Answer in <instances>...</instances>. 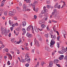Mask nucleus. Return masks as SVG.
<instances>
[{
  "mask_svg": "<svg viewBox=\"0 0 67 67\" xmlns=\"http://www.w3.org/2000/svg\"><path fill=\"white\" fill-rule=\"evenodd\" d=\"M38 3V1H35V2L33 3V4H34L35 5L36 4H37Z\"/></svg>",
  "mask_w": 67,
  "mask_h": 67,
  "instance_id": "obj_24",
  "label": "nucleus"
},
{
  "mask_svg": "<svg viewBox=\"0 0 67 67\" xmlns=\"http://www.w3.org/2000/svg\"><path fill=\"white\" fill-rule=\"evenodd\" d=\"M46 64V63H44V62H42L41 63V65L42 66H43V64Z\"/></svg>",
  "mask_w": 67,
  "mask_h": 67,
  "instance_id": "obj_31",
  "label": "nucleus"
},
{
  "mask_svg": "<svg viewBox=\"0 0 67 67\" xmlns=\"http://www.w3.org/2000/svg\"><path fill=\"white\" fill-rule=\"evenodd\" d=\"M64 56L63 55H61L60 58H59V59H60V60H62V59H64Z\"/></svg>",
  "mask_w": 67,
  "mask_h": 67,
  "instance_id": "obj_15",
  "label": "nucleus"
},
{
  "mask_svg": "<svg viewBox=\"0 0 67 67\" xmlns=\"http://www.w3.org/2000/svg\"><path fill=\"white\" fill-rule=\"evenodd\" d=\"M32 32L33 33H34V29H33V27H32Z\"/></svg>",
  "mask_w": 67,
  "mask_h": 67,
  "instance_id": "obj_48",
  "label": "nucleus"
},
{
  "mask_svg": "<svg viewBox=\"0 0 67 67\" xmlns=\"http://www.w3.org/2000/svg\"><path fill=\"white\" fill-rule=\"evenodd\" d=\"M22 25L23 26H25L26 25V23L25 21H24L22 23Z\"/></svg>",
  "mask_w": 67,
  "mask_h": 67,
  "instance_id": "obj_8",
  "label": "nucleus"
},
{
  "mask_svg": "<svg viewBox=\"0 0 67 67\" xmlns=\"http://www.w3.org/2000/svg\"><path fill=\"white\" fill-rule=\"evenodd\" d=\"M54 7V8H58V9H60V5H59L58 3H56Z\"/></svg>",
  "mask_w": 67,
  "mask_h": 67,
  "instance_id": "obj_3",
  "label": "nucleus"
},
{
  "mask_svg": "<svg viewBox=\"0 0 67 67\" xmlns=\"http://www.w3.org/2000/svg\"><path fill=\"white\" fill-rule=\"evenodd\" d=\"M20 53V52H19V50H18L17 52V53L18 54H19Z\"/></svg>",
  "mask_w": 67,
  "mask_h": 67,
  "instance_id": "obj_57",
  "label": "nucleus"
},
{
  "mask_svg": "<svg viewBox=\"0 0 67 67\" xmlns=\"http://www.w3.org/2000/svg\"><path fill=\"white\" fill-rule=\"evenodd\" d=\"M64 59L65 60H66V62H65V65L66 67H67V57L65 56L64 57Z\"/></svg>",
  "mask_w": 67,
  "mask_h": 67,
  "instance_id": "obj_10",
  "label": "nucleus"
},
{
  "mask_svg": "<svg viewBox=\"0 0 67 67\" xmlns=\"http://www.w3.org/2000/svg\"><path fill=\"white\" fill-rule=\"evenodd\" d=\"M41 12L42 14H44V13H45V10H42Z\"/></svg>",
  "mask_w": 67,
  "mask_h": 67,
  "instance_id": "obj_40",
  "label": "nucleus"
},
{
  "mask_svg": "<svg viewBox=\"0 0 67 67\" xmlns=\"http://www.w3.org/2000/svg\"><path fill=\"white\" fill-rule=\"evenodd\" d=\"M25 65L26 67H29V64L28 63L26 64Z\"/></svg>",
  "mask_w": 67,
  "mask_h": 67,
  "instance_id": "obj_45",
  "label": "nucleus"
},
{
  "mask_svg": "<svg viewBox=\"0 0 67 67\" xmlns=\"http://www.w3.org/2000/svg\"><path fill=\"white\" fill-rule=\"evenodd\" d=\"M50 1H48L47 2V4H49L50 3Z\"/></svg>",
  "mask_w": 67,
  "mask_h": 67,
  "instance_id": "obj_54",
  "label": "nucleus"
},
{
  "mask_svg": "<svg viewBox=\"0 0 67 67\" xmlns=\"http://www.w3.org/2000/svg\"><path fill=\"white\" fill-rule=\"evenodd\" d=\"M10 30L11 31H12L13 29V27H11L10 28Z\"/></svg>",
  "mask_w": 67,
  "mask_h": 67,
  "instance_id": "obj_46",
  "label": "nucleus"
},
{
  "mask_svg": "<svg viewBox=\"0 0 67 67\" xmlns=\"http://www.w3.org/2000/svg\"><path fill=\"white\" fill-rule=\"evenodd\" d=\"M58 41H59V39L60 38V36L58 37L57 38Z\"/></svg>",
  "mask_w": 67,
  "mask_h": 67,
  "instance_id": "obj_47",
  "label": "nucleus"
},
{
  "mask_svg": "<svg viewBox=\"0 0 67 67\" xmlns=\"http://www.w3.org/2000/svg\"><path fill=\"white\" fill-rule=\"evenodd\" d=\"M38 10V8H36L35 10V12H37Z\"/></svg>",
  "mask_w": 67,
  "mask_h": 67,
  "instance_id": "obj_50",
  "label": "nucleus"
},
{
  "mask_svg": "<svg viewBox=\"0 0 67 67\" xmlns=\"http://www.w3.org/2000/svg\"><path fill=\"white\" fill-rule=\"evenodd\" d=\"M6 1V0H3L1 2V6L2 7L3 5H4V3L5 2V1Z\"/></svg>",
  "mask_w": 67,
  "mask_h": 67,
  "instance_id": "obj_12",
  "label": "nucleus"
},
{
  "mask_svg": "<svg viewBox=\"0 0 67 67\" xmlns=\"http://www.w3.org/2000/svg\"><path fill=\"white\" fill-rule=\"evenodd\" d=\"M64 4H63V6H64V7H65L66 6V4H65V2H64Z\"/></svg>",
  "mask_w": 67,
  "mask_h": 67,
  "instance_id": "obj_58",
  "label": "nucleus"
},
{
  "mask_svg": "<svg viewBox=\"0 0 67 67\" xmlns=\"http://www.w3.org/2000/svg\"><path fill=\"white\" fill-rule=\"evenodd\" d=\"M15 25H16V26H18V23H16L15 24Z\"/></svg>",
  "mask_w": 67,
  "mask_h": 67,
  "instance_id": "obj_64",
  "label": "nucleus"
},
{
  "mask_svg": "<svg viewBox=\"0 0 67 67\" xmlns=\"http://www.w3.org/2000/svg\"><path fill=\"white\" fill-rule=\"evenodd\" d=\"M26 1V3H30L31 2L30 1V0H27Z\"/></svg>",
  "mask_w": 67,
  "mask_h": 67,
  "instance_id": "obj_41",
  "label": "nucleus"
},
{
  "mask_svg": "<svg viewBox=\"0 0 67 67\" xmlns=\"http://www.w3.org/2000/svg\"><path fill=\"white\" fill-rule=\"evenodd\" d=\"M31 52L32 53H34V49H32L31 51Z\"/></svg>",
  "mask_w": 67,
  "mask_h": 67,
  "instance_id": "obj_60",
  "label": "nucleus"
},
{
  "mask_svg": "<svg viewBox=\"0 0 67 67\" xmlns=\"http://www.w3.org/2000/svg\"><path fill=\"white\" fill-rule=\"evenodd\" d=\"M51 7V5H47V7L48 9H49V7Z\"/></svg>",
  "mask_w": 67,
  "mask_h": 67,
  "instance_id": "obj_36",
  "label": "nucleus"
},
{
  "mask_svg": "<svg viewBox=\"0 0 67 67\" xmlns=\"http://www.w3.org/2000/svg\"><path fill=\"white\" fill-rule=\"evenodd\" d=\"M56 33H57L58 35H59V32H58L57 31H56Z\"/></svg>",
  "mask_w": 67,
  "mask_h": 67,
  "instance_id": "obj_62",
  "label": "nucleus"
},
{
  "mask_svg": "<svg viewBox=\"0 0 67 67\" xmlns=\"http://www.w3.org/2000/svg\"><path fill=\"white\" fill-rule=\"evenodd\" d=\"M14 20H17L18 19V18H17V17H14Z\"/></svg>",
  "mask_w": 67,
  "mask_h": 67,
  "instance_id": "obj_56",
  "label": "nucleus"
},
{
  "mask_svg": "<svg viewBox=\"0 0 67 67\" xmlns=\"http://www.w3.org/2000/svg\"><path fill=\"white\" fill-rule=\"evenodd\" d=\"M22 31L24 32L22 34V35H24V34L26 33V30H25V29L24 28H23L22 29Z\"/></svg>",
  "mask_w": 67,
  "mask_h": 67,
  "instance_id": "obj_7",
  "label": "nucleus"
},
{
  "mask_svg": "<svg viewBox=\"0 0 67 67\" xmlns=\"http://www.w3.org/2000/svg\"><path fill=\"white\" fill-rule=\"evenodd\" d=\"M34 41L35 42V45H36V44L37 46V47H39L40 46V44H39L38 41L36 40V38H35Z\"/></svg>",
  "mask_w": 67,
  "mask_h": 67,
  "instance_id": "obj_2",
  "label": "nucleus"
},
{
  "mask_svg": "<svg viewBox=\"0 0 67 67\" xmlns=\"http://www.w3.org/2000/svg\"><path fill=\"white\" fill-rule=\"evenodd\" d=\"M23 7L24 8V9L23 10V11H25L26 10L25 9L27 8V5L24 4H23Z\"/></svg>",
  "mask_w": 67,
  "mask_h": 67,
  "instance_id": "obj_4",
  "label": "nucleus"
},
{
  "mask_svg": "<svg viewBox=\"0 0 67 67\" xmlns=\"http://www.w3.org/2000/svg\"><path fill=\"white\" fill-rule=\"evenodd\" d=\"M7 64H8V65H10V61H8L7 62Z\"/></svg>",
  "mask_w": 67,
  "mask_h": 67,
  "instance_id": "obj_55",
  "label": "nucleus"
},
{
  "mask_svg": "<svg viewBox=\"0 0 67 67\" xmlns=\"http://www.w3.org/2000/svg\"><path fill=\"white\" fill-rule=\"evenodd\" d=\"M12 12H13V14H14V15L15 13H16V10H15V9H13V11Z\"/></svg>",
  "mask_w": 67,
  "mask_h": 67,
  "instance_id": "obj_25",
  "label": "nucleus"
},
{
  "mask_svg": "<svg viewBox=\"0 0 67 67\" xmlns=\"http://www.w3.org/2000/svg\"><path fill=\"white\" fill-rule=\"evenodd\" d=\"M25 57L27 58H30V57L28 55V54H26L25 55Z\"/></svg>",
  "mask_w": 67,
  "mask_h": 67,
  "instance_id": "obj_20",
  "label": "nucleus"
},
{
  "mask_svg": "<svg viewBox=\"0 0 67 67\" xmlns=\"http://www.w3.org/2000/svg\"><path fill=\"white\" fill-rule=\"evenodd\" d=\"M32 36H33L32 35V34H30L29 35V36H28V37H29V38H31V37H32Z\"/></svg>",
  "mask_w": 67,
  "mask_h": 67,
  "instance_id": "obj_29",
  "label": "nucleus"
},
{
  "mask_svg": "<svg viewBox=\"0 0 67 67\" xmlns=\"http://www.w3.org/2000/svg\"><path fill=\"white\" fill-rule=\"evenodd\" d=\"M59 62V60L58 59H55L54 60V64H56V63H58Z\"/></svg>",
  "mask_w": 67,
  "mask_h": 67,
  "instance_id": "obj_11",
  "label": "nucleus"
},
{
  "mask_svg": "<svg viewBox=\"0 0 67 67\" xmlns=\"http://www.w3.org/2000/svg\"><path fill=\"white\" fill-rule=\"evenodd\" d=\"M57 10L56 9H55L53 10V12H54V13H56L57 12Z\"/></svg>",
  "mask_w": 67,
  "mask_h": 67,
  "instance_id": "obj_43",
  "label": "nucleus"
},
{
  "mask_svg": "<svg viewBox=\"0 0 67 67\" xmlns=\"http://www.w3.org/2000/svg\"><path fill=\"white\" fill-rule=\"evenodd\" d=\"M62 51L63 52H64V53H65V52H66V51H65V49H64V48H62Z\"/></svg>",
  "mask_w": 67,
  "mask_h": 67,
  "instance_id": "obj_38",
  "label": "nucleus"
},
{
  "mask_svg": "<svg viewBox=\"0 0 67 67\" xmlns=\"http://www.w3.org/2000/svg\"><path fill=\"white\" fill-rule=\"evenodd\" d=\"M21 40H20L19 42H17V44H20V43H21Z\"/></svg>",
  "mask_w": 67,
  "mask_h": 67,
  "instance_id": "obj_52",
  "label": "nucleus"
},
{
  "mask_svg": "<svg viewBox=\"0 0 67 67\" xmlns=\"http://www.w3.org/2000/svg\"><path fill=\"white\" fill-rule=\"evenodd\" d=\"M9 24H13V22H11V20H9Z\"/></svg>",
  "mask_w": 67,
  "mask_h": 67,
  "instance_id": "obj_34",
  "label": "nucleus"
},
{
  "mask_svg": "<svg viewBox=\"0 0 67 67\" xmlns=\"http://www.w3.org/2000/svg\"><path fill=\"white\" fill-rule=\"evenodd\" d=\"M16 30L17 31H20V28H17L16 29Z\"/></svg>",
  "mask_w": 67,
  "mask_h": 67,
  "instance_id": "obj_37",
  "label": "nucleus"
},
{
  "mask_svg": "<svg viewBox=\"0 0 67 67\" xmlns=\"http://www.w3.org/2000/svg\"><path fill=\"white\" fill-rule=\"evenodd\" d=\"M30 34H29V32H27L26 34V36H27V37H28L29 36Z\"/></svg>",
  "mask_w": 67,
  "mask_h": 67,
  "instance_id": "obj_33",
  "label": "nucleus"
},
{
  "mask_svg": "<svg viewBox=\"0 0 67 67\" xmlns=\"http://www.w3.org/2000/svg\"><path fill=\"white\" fill-rule=\"evenodd\" d=\"M1 30L2 32L1 33V35H3V34H4L6 36H7L8 35V34L6 32V30L5 29V28L4 27H2L1 29Z\"/></svg>",
  "mask_w": 67,
  "mask_h": 67,
  "instance_id": "obj_1",
  "label": "nucleus"
},
{
  "mask_svg": "<svg viewBox=\"0 0 67 67\" xmlns=\"http://www.w3.org/2000/svg\"><path fill=\"white\" fill-rule=\"evenodd\" d=\"M34 29L35 31L37 33H38V29L36 26H35L34 27Z\"/></svg>",
  "mask_w": 67,
  "mask_h": 67,
  "instance_id": "obj_5",
  "label": "nucleus"
},
{
  "mask_svg": "<svg viewBox=\"0 0 67 67\" xmlns=\"http://www.w3.org/2000/svg\"><path fill=\"white\" fill-rule=\"evenodd\" d=\"M34 18L35 19H36V18H37V16L35 15H34Z\"/></svg>",
  "mask_w": 67,
  "mask_h": 67,
  "instance_id": "obj_53",
  "label": "nucleus"
},
{
  "mask_svg": "<svg viewBox=\"0 0 67 67\" xmlns=\"http://www.w3.org/2000/svg\"><path fill=\"white\" fill-rule=\"evenodd\" d=\"M50 35L53 34V30H50Z\"/></svg>",
  "mask_w": 67,
  "mask_h": 67,
  "instance_id": "obj_30",
  "label": "nucleus"
},
{
  "mask_svg": "<svg viewBox=\"0 0 67 67\" xmlns=\"http://www.w3.org/2000/svg\"><path fill=\"white\" fill-rule=\"evenodd\" d=\"M45 49L46 50H47L48 49V46H46V47L45 48Z\"/></svg>",
  "mask_w": 67,
  "mask_h": 67,
  "instance_id": "obj_35",
  "label": "nucleus"
},
{
  "mask_svg": "<svg viewBox=\"0 0 67 67\" xmlns=\"http://www.w3.org/2000/svg\"><path fill=\"white\" fill-rule=\"evenodd\" d=\"M25 48L26 50H27V51H29V48L27 47H25Z\"/></svg>",
  "mask_w": 67,
  "mask_h": 67,
  "instance_id": "obj_39",
  "label": "nucleus"
},
{
  "mask_svg": "<svg viewBox=\"0 0 67 67\" xmlns=\"http://www.w3.org/2000/svg\"><path fill=\"white\" fill-rule=\"evenodd\" d=\"M53 64V62L51 61L49 64V66L50 67H52Z\"/></svg>",
  "mask_w": 67,
  "mask_h": 67,
  "instance_id": "obj_13",
  "label": "nucleus"
},
{
  "mask_svg": "<svg viewBox=\"0 0 67 67\" xmlns=\"http://www.w3.org/2000/svg\"><path fill=\"white\" fill-rule=\"evenodd\" d=\"M43 23L41 20H40L38 22V24L41 25Z\"/></svg>",
  "mask_w": 67,
  "mask_h": 67,
  "instance_id": "obj_21",
  "label": "nucleus"
},
{
  "mask_svg": "<svg viewBox=\"0 0 67 67\" xmlns=\"http://www.w3.org/2000/svg\"><path fill=\"white\" fill-rule=\"evenodd\" d=\"M27 60H28V59L27 58H26L25 59H23V63H24V62H27Z\"/></svg>",
  "mask_w": 67,
  "mask_h": 67,
  "instance_id": "obj_19",
  "label": "nucleus"
},
{
  "mask_svg": "<svg viewBox=\"0 0 67 67\" xmlns=\"http://www.w3.org/2000/svg\"><path fill=\"white\" fill-rule=\"evenodd\" d=\"M15 40V38H13L12 39L11 41L12 42H14V41Z\"/></svg>",
  "mask_w": 67,
  "mask_h": 67,
  "instance_id": "obj_49",
  "label": "nucleus"
},
{
  "mask_svg": "<svg viewBox=\"0 0 67 67\" xmlns=\"http://www.w3.org/2000/svg\"><path fill=\"white\" fill-rule=\"evenodd\" d=\"M7 12H8L7 11H5V12L4 13V15H6V16L7 15Z\"/></svg>",
  "mask_w": 67,
  "mask_h": 67,
  "instance_id": "obj_28",
  "label": "nucleus"
},
{
  "mask_svg": "<svg viewBox=\"0 0 67 67\" xmlns=\"http://www.w3.org/2000/svg\"><path fill=\"white\" fill-rule=\"evenodd\" d=\"M28 59V60H27V62L28 63H30V60H31V59H30V58H29Z\"/></svg>",
  "mask_w": 67,
  "mask_h": 67,
  "instance_id": "obj_42",
  "label": "nucleus"
},
{
  "mask_svg": "<svg viewBox=\"0 0 67 67\" xmlns=\"http://www.w3.org/2000/svg\"><path fill=\"white\" fill-rule=\"evenodd\" d=\"M9 58H10V59H12V56H11V54H10L9 55Z\"/></svg>",
  "mask_w": 67,
  "mask_h": 67,
  "instance_id": "obj_32",
  "label": "nucleus"
},
{
  "mask_svg": "<svg viewBox=\"0 0 67 67\" xmlns=\"http://www.w3.org/2000/svg\"><path fill=\"white\" fill-rule=\"evenodd\" d=\"M9 15L10 16H13L14 15L13 12L11 11L9 12Z\"/></svg>",
  "mask_w": 67,
  "mask_h": 67,
  "instance_id": "obj_9",
  "label": "nucleus"
},
{
  "mask_svg": "<svg viewBox=\"0 0 67 67\" xmlns=\"http://www.w3.org/2000/svg\"><path fill=\"white\" fill-rule=\"evenodd\" d=\"M57 47L58 48H59V44L58 43H57Z\"/></svg>",
  "mask_w": 67,
  "mask_h": 67,
  "instance_id": "obj_44",
  "label": "nucleus"
},
{
  "mask_svg": "<svg viewBox=\"0 0 67 67\" xmlns=\"http://www.w3.org/2000/svg\"><path fill=\"white\" fill-rule=\"evenodd\" d=\"M18 59L19 60L20 62H21V60L20 58L19 57H18Z\"/></svg>",
  "mask_w": 67,
  "mask_h": 67,
  "instance_id": "obj_59",
  "label": "nucleus"
},
{
  "mask_svg": "<svg viewBox=\"0 0 67 67\" xmlns=\"http://www.w3.org/2000/svg\"><path fill=\"white\" fill-rule=\"evenodd\" d=\"M58 52L59 53V54H62L64 53V51H63L61 50L58 51Z\"/></svg>",
  "mask_w": 67,
  "mask_h": 67,
  "instance_id": "obj_16",
  "label": "nucleus"
},
{
  "mask_svg": "<svg viewBox=\"0 0 67 67\" xmlns=\"http://www.w3.org/2000/svg\"><path fill=\"white\" fill-rule=\"evenodd\" d=\"M48 19V18L46 17V18H44L43 20H44V21H47V19Z\"/></svg>",
  "mask_w": 67,
  "mask_h": 67,
  "instance_id": "obj_27",
  "label": "nucleus"
},
{
  "mask_svg": "<svg viewBox=\"0 0 67 67\" xmlns=\"http://www.w3.org/2000/svg\"><path fill=\"white\" fill-rule=\"evenodd\" d=\"M38 39L39 40V41H42V38L41 37V36H39L38 37Z\"/></svg>",
  "mask_w": 67,
  "mask_h": 67,
  "instance_id": "obj_17",
  "label": "nucleus"
},
{
  "mask_svg": "<svg viewBox=\"0 0 67 67\" xmlns=\"http://www.w3.org/2000/svg\"><path fill=\"white\" fill-rule=\"evenodd\" d=\"M49 35V34H46L44 36L46 37H47V38H48V35Z\"/></svg>",
  "mask_w": 67,
  "mask_h": 67,
  "instance_id": "obj_26",
  "label": "nucleus"
},
{
  "mask_svg": "<svg viewBox=\"0 0 67 67\" xmlns=\"http://www.w3.org/2000/svg\"><path fill=\"white\" fill-rule=\"evenodd\" d=\"M31 27L32 26H29L27 28V31H30V30H31Z\"/></svg>",
  "mask_w": 67,
  "mask_h": 67,
  "instance_id": "obj_6",
  "label": "nucleus"
},
{
  "mask_svg": "<svg viewBox=\"0 0 67 67\" xmlns=\"http://www.w3.org/2000/svg\"><path fill=\"white\" fill-rule=\"evenodd\" d=\"M62 33L63 34H65L64 33H65V30H63L62 31Z\"/></svg>",
  "mask_w": 67,
  "mask_h": 67,
  "instance_id": "obj_51",
  "label": "nucleus"
},
{
  "mask_svg": "<svg viewBox=\"0 0 67 67\" xmlns=\"http://www.w3.org/2000/svg\"><path fill=\"white\" fill-rule=\"evenodd\" d=\"M51 45H50V46L51 47H53V46H54V43H53V44L52 43H50Z\"/></svg>",
  "mask_w": 67,
  "mask_h": 67,
  "instance_id": "obj_22",
  "label": "nucleus"
},
{
  "mask_svg": "<svg viewBox=\"0 0 67 67\" xmlns=\"http://www.w3.org/2000/svg\"><path fill=\"white\" fill-rule=\"evenodd\" d=\"M32 7L33 8V9L35 11V5L33 3V4H32Z\"/></svg>",
  "mask_w": 67,
  "mask_h": 67,
  "instance_id": "obj_14",
  "label": "nucleus"
},
{
  "mask_svg": "<svg viewBox=\"0 0 67 67\" xmlns=\"http://www.w3.org/2000/svg\"><path fill=\"white\" fill-rule=\"evenodd\" d=\"M55 41H54V40L52 39L51 40V42L50 43V44H53V43H54V44H55Z\"/></svg>",
  "mask_w": 67,
  "mask_h": 67,
  "instance_id": "obj_18",
  "label": "nucleus"
},
{
  "mask_svg": "<svg viewBox=\"0 0 67 67\" xmlns=\"http://www.w3.org/2000/svg\"><path fill=\"white\" fill-rule=\"evenodd\" d=\"M47 29L48 31H49V27H48V26H47Z\"/></svg>",
  "mask_w": 67,
  "mask_h": 67,
  "instance_id": "obj_61",
  "label": "nucleus"
},
{
  "mask_svg": "<svg viewBox=\"0 0 67 67\" xmlns=\"http://www.w3.org/2000/svg\"><path fill=\"white\" fill-rule=\"evenodd\" d=\"M56 65L57 66H58V67H60V65L59 64H56Z\"/></svg>",
  "mask_w": 67,
  "mask_h": 67,
  "instance_id": "obj_63",
  "label": "nucleus"
},
{
  "mask_svg": "<svg viewBox=\"0 0 67 67\" xmlns=\"http://www.w3.org/2000/svg\"><path fill=\"white\" fill-rule=\"evenodd\" d=\"M41 26L42 28H45L46 27V26L44 25H41Z\"/></svg>",
  "mask_w": 67,
  "mask_h": 67,
  "instance_id": "obj_23",
  "label": "nucleus"
}]
</instances>
